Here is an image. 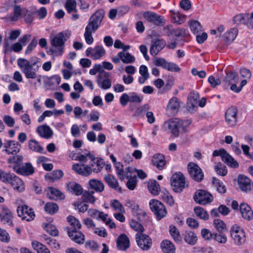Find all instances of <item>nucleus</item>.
<instances>
[{"label":"nucleus","instance_id":"1","mask_svg":"<svg viewBox=\"0 0 253 253\" xmlns=\"http://www.w3.org/2000/svg\"><path fill=\"white\" fill-rule=\"evenodd\" d=\"M104 17V14L101 11L95 12L89 18L88 24L85 27L84 37L87 44H91L93 42L92 34L100 27Z\"/></svg>","mask_w":253,"mask_h":253},{"label":"nucleus","instance_id":"2","mask_svg":"<svg viewBox=\"0 0 253 253\" xmlns=\"http://www.w3.org/2000/svg\"><path fill=\"white\" fill-rule=\"evenodd\" d=\"M70 34L67 31L59 33L55 36L50 39L51 47L48 53L55 56H60L64 52L65 42L70 37Z\"/></svg>","mask_w":253,"mask_h":253},{"label":"nucleus","instance_id":"3","mask_svg":"<svg viewBox=\"0 0 253 253\" xmlns=\"http://www.w3.org/2000/svg\"><path fill=\"white\" fill-rule=\"evenodd\" d=\"M105 164L103 160L100 158H97L95 162L89 166L84 164H75L72 166V169L78 174L84 176L89 175L92 171L98 172L104 167Z\"/></svg>","mask_w":253,"mask_h":253},{"label":"nucleus","instance_id":"4","mask_svg":"<svg viewBox=\"0 0 253 253\" xmlns=\"http://www.w3.org/2000/svg\"><path fill=\"white\" fill-rule=\"evenodd\" d=\"M17 64L27 79H36L38 78L37 72L40 66L36 62L31 63L26 59L19 58L17 60Z\"/></svg>","mask_w":253,"mask_h":253},{"label":"nucleus","instance_id":"5","mask_svg":"<svg viewBox=\"0 0 253 253\" xmlns=\"http://www.w3.org/2000/svg\"><path fill=\"white\" fill-rule=\"evenodd\" d=\"M185 178L182 172H176L172 175L170 185L175 192H181L185 188Z\"/></svg>","mask_w":253,"mask_h":253},{"label":"nucleus","instance_id":"6","mask_svg":"<svg viewBox=\"0 0 253 253\" xmlns=\"http://www.w3.org/2000/svg\"><path fill=\"white\" fill-rule=\"evenodd\" d=\"M151 210L156 216L157 219L160 220L166 216L167 211L164 205L158 200L152 199L149 202Z\"/></svg>","mask_w":253,"mask_h":253},{"label":"nucleus","instance_id":"7","mask_svg":"<svg viewBox=\"0 0 253 253\" xmlns=\"http://www.w3.org/2000/svg\"><path fill=\"white\" fill-rule=\"evenodd\" d=\"M212 156L213 157L220 156L222 160L227 166L231 168H236L239 166L238 162L223 148L214 150L213 152Z\"/></svg>","mask_w":253,"mask_h":253},{"label":"nucleus","instance_id":"8","mask_svg":"<svg viewBox=\"0 0 253 253\" xmlns=\"http://www.w3.org/2000/svg\"><path fill=\"white\" fill-rule=\"evenodd\" d=\"M193 199L196 203L202 205H205L211 203L213 201V197L208 191L202 189H199L195 192Z\"/></svg>","mask_w":253,"mask_h":253},{"label":"nucleus","instance_id":"9","mask_svg":"<svg viewBox=\"0 0 253 253\" xmlns=\"http://www.w3.org/2000/svg\"><path fill=\"white\" fill-rule=\"evenodd\" d=\"M189 175L192 179L197 182H201L204 179V175L202 169L196 164L190 162L187 165Z\"/></svg>","mask_w":253,"mask_h":253},{"label":"nucleus","instance_id":"10","mask_svg":"<svg viewBox=\"0 0 253 253\" xmlns=\"http://www.w3.org/2000/svg\"><path fill=\"white\" fill-rule=\"evenodd\" d=\"M231 236L236 245H241L246 241L244 230L236 224L232 226L231 229Z\"/></svg>","mask_w":253,"mask_h":253},{"label":"nucleus","instance_id":"11","mask_svg":"<svg viewBox=\"0 0 253 253\" xmlns=\"http://www.w3.org/2000/svg\"><path fill=\"white\" fill-rule=\"evenodd\" d=\"M13 214L11 210L4 205L0 206V221L4 224L13 225Z\"/></svg>","mask_w":253,"mask_h":253},{"label":"nucleus","instance_id":"12","mask_svg":"<svg viewBox=\"0 0 253 253\" xmlns=\"http://www.w3.org/2000/svg\"><path fill=\"white\" fill-rule=\"evenodd\" d=\"M109 73L102 70L98 74L96 82L98 86L103 89H107L111 86V80Z\"/></svg>","mask_w":253,"mask_h":253},{"label":"nucleus","instance_id":"13","mask_svg":"<svg viewBox=\"0 0 253 253\" xmlns=\"http://www.w3.org/2000/svg\"><path fill=\"white\" fill-rule=\"evenodd\" d=\"M17 212L19 217L27 221L33 220L35 217L33 209L25 205L19 206L17 208Z\"/></svg>","mask_w":253,"mask_h":253},{"label":"nucleus","instance_id":"14","mask_svg":"<svg viewBox=\"0 0 253 253\" xmlns=\"http://www.w3.org/2000/svg\"><path fill=\"white\" fill-rule=\"evenodd\" d=\"M4 183L10 184L17 192H21L25 190V185L22 180L14 173H10Z\"/></svg>","mask_w":253,"mask_h":253},{"label":"nucleus","instance_id":"15","mask_svg":"<svg viewBox=\"0 0 253 253\" xmlns=\"http://www.w3.org/2000/svg\"><path fill=\"white\" fill-rule=\"evenodd\" d=\"M106 53V50L102 45H97L93 48L89 47L85 51L86 56L94 60H98L103 57Z\"/></svg>","mask_w":253,"mask_h":253},{"label":"nucleus","instance_id":"16","mask_svg":"<svg viewBox=\"0 0 253 253\" xmlns=\"http://www.w3.org/2000/svg\"><path fill=\"white\" fill-rule=\"evenodd\" d=\"M21 149V145L17 141L6 140L3 143V150L8 155H16Z\"/></svg>","mask_w":253,"mask_h":253},{"label":"nucleus","instance_id":"17","mask_svg":"<svg viewBox=\"0 0 253 253\" xmlns=\"http://www.w3.org/2000/svg\"><path fill=\"white\" fill-rule=\"evenodd\" d=\"M135 239L138 246L142 250L147 251L151 248L152 240L148 235L137 233L136 234Z\"/></svg>","mask_w":253,"mask_h":253},{"label":"nucleus","instance_id":"18","mask_svg":"<svg viewBox=\"0 0 253 253\" xmlns=\"http://www.w3.org/2000/svg\"><path fill=\"white\" fill-rule=\"evenodd\" d=\"M143 16L146 20L157 26H163L165 24L166 20L164 17L154 12H145Z\"/></svg>","mask_w":253,"mask_h":253},{"label":"nucleus","instance_id":"19","mask_svg":"<svg viewBox=\"0 0 253 253\" xmlns=\"http://www.w3.org/2000/svg\"><path fill=\"white\" fill-rule=\"evenodd\" d=\"M69 237L76 243L83 244L85 240L84 234L78 230L71 229L69 227L65 228Z\"/></svg>","mask_w":253,"mask_h":253},{"label":"nucleus","instance_id":"20","mask_svg":"<svg viewBox=\"0 0 253 253\" xmlns=\"http://www.w3.org/2000/svg\"><path fill=\"white\" fill-rule=\"evenodd\" d=\"M13 170L18 174L22 175H32L34 172V169L30 163L23 164L18 166H13Z\"/></svg>","mask_w":253,"mask_h":253},{"label":"nucleus","instance_id":"21","mask_svg":"<svg viewBox=\"0 0 253 253\" xmlns=\"http://www.w3.org/2000/svg\"><path fill=\"white\" fill-rule=\"evenodd\" d=\"M238 185L240 189L243 192L248 193L253 189V183L251 179L244 175H239Z\"/></svg>","mask_w":253,"mask_h":253},{"label":"nucleus","instance_id":"22","mask_svg":"<svg viewBox=\"0 0 253 253\" xmlns=\"http://www.w3.org/2000/svg\"><path fill=\"white\" fill-rule=\"evenodd\" d=\"M238 109L235 107L228 108L225 114V121L229 126H233L237 123Z\"/></svg>","mask_w":253,"mask_h":253},{"label":"nucleus","instance_id":"23","mask_svg":"<svg viewBox=\"0 0 253 253\" xmlns=\"http://www.w3.org/2000/svg\"><path fill=\"white\" fill-rule=\"evenodd\" d=\"M125 206L131 210L133 216L136 217L138 220H140L141 215H146V213L139 208L138 205L133 201L127 200Z\"/></svg>","mask_w":253,"mask_h":253},{"label":"nucleus","instance_id":"24","mask_svg":"<svg viewBox=\"0 0 253 253\" xmlns=\"http://www.w3.org/2000/svg\"><path fill=\"white\" fill-rule=\"evenodd\" d=\"M179 123L178 122V119H175L173 120H169L166 121L164 124V126L169 130V132L174 136L177 137L179 135Z\"/></svg>","mask_w":253,"mask_h":253},{"label":"nucleus","instance_id":"25","mask_svg":"<svg viewBox=\"0 0 253 253\" xmlns=\"http://www.w3.org/2000/svg\"><path fill=\"white\" fill-rule=\"evenodd\" d=\"M166 45V41L163 39H157L154 41L151 46L150 52L151 55L156 56Z\"/></svg>","mask_w":253,"mask_h":253},{"label":"nucleus","instance_id":"26","mask_svg":"<svg viewBox=\"0 0 253 253\" xmlns=\"http://www.w3.org/2000/svg\"><path fill=\"white\" fill-rule=\"evenodd\" d=\"M239 210L242 216L245 219L251 220L253 218V211L247 204H241Z\"/></svg>","mask_w":253,"mask_h":253},{"label":"nucleus","instance_id":"27","mask_svg":"<svg viewBox=\"0 0 253 253\" xmlns=\"http://www.w3.org/2000/svg\"><path fill=\"white\" fill-rule=\"evenodd\" d=\"M37 132L39 135L44 138L48 139L53 135V131L47 125H44L38 126Z\"/></svg>","mask_w":253,"mask_h":253},{"label":"nucleus","instance_id":"28","mask_svg":"<svg viewBox=\"0 0 253 253\" xmlns=\"http://www.w3.org/2000/svg\"><path fill=\"white\" fill-rule=\"evenodd\" d=\"M117 246L119 250L125 251L129 247V240L128 237L125 234H121L118 238Z\"/></svg>","mask_w":253,"mask_h":253},{"label":"nucleus","instance_id":"29","mask_svg":"<svg viewBox=\"0 0 253 253\" xmlns=\"http://www.w3.org/2000/svg\"><path fill=\"white\" fill-rule=\"evenodd\" d=\"M152 163L159 170L163 169L166 164L164 155L162 154H155L152 159Z\"/></svg>","mask_w":253,"mask_h":253},{"label":"nucleus","instance_id":"30","mask_svg":"<svg viewBox=\"0 0 253 253\" xmlns=\"http://www.w3.org/2000/svg\"><path fill=\"white\" fill-rule=\"evenodd\" d=\"M115 165L116 173L121 180H123L125 177H126V178H128L129 177L132 176L127 170V168L126 169V170H124L123 166L120 162L116 163Z\"/></svg>","mask_w":253,"mask_h":253},{"label":"nucleus","instance_id":"31","mask_svg":"<svg viewBox=\"0 0 253 253\" xmlns=\"http://www.w3.org/2000/svg\"><path fill=\"white\" fill-rule=\"evenodd\" d=\"M66 188L69 192L81 195L83 193V188L80 184L75 181H71L66 183Z\"/></svg>","mask_w":253,"mask_h":253},{"label":"nucleus","instance_id":"32","mask_svg":"<svg viewBox=\"0 0 253 253\" xmlns=\"http://www.w3.org/2000/svg\"><path fill=\"white\" fill-rule=\"evenodd\" d=\"M104 179L110 188L118 190L120 192H122V188L119 187V183L114 176L110 174L106 175Z\"/></svg>","mask_w":253,"mask_h":253},{"label":"nucleus","instance_id":"33","mask_svg":"<svg viewBox=\"0 0 253 253\" xmlns=\"http://www.w3.org/2000/svg\"><path fill=\"white\" fill-rule=\"evenodd\" d=\"M23 156L21 155H11L7 160V163L10 164L9 167L12 168L13 166L19 167L23 164Z\"/></svg>","mask_w":253,"mask_h":253},{"label":"nucleus","instance_id":"34","mask_svg":"<svg viewBox=\"0 0 253 253\" xmlns=\"http://www.w3.org/2000/svg\"><path fill=\"white\" fill-rule=\"evenodd\" d=\"M179 106L178 98L173 97L169 100L167 106V110L170 111L171 114H174L178 112Z\"/></svg>","mask_w":253,"mask_h":253},{"label":"nucleus","instance_id":"35","mask_svg":"<svg viewBox=\"0 0 253 253\" xmlns=\"http://www.w3.org/2000/svg\"><path fill=\"white\" fill-rule=\"evenodd\" d=\"M161 248L164 253H175V248L169 240H163L161 243Z\"/></svg>","mask_w":253,"mask_h":253},{"label":"nucleus","instance_id":"36","mask_svg":"<svg viewBox=\"0 0 253 253\" xmlns=\"http://www.w3.org/2000/svg\"><path fill=\"white\" fill-rule=\"evenodd\" d=\"M148 189L153 195H158L160 191V186L156 180H150L147 183Z\"/></svg>","mask_w":253,"mask_h":253},{"label":"nucleus","instance_id":"37","mask_svg":"<svg viewBox=\"0 0 253 253\" xmlns=\"http://www.w3.org/2000/svg\"><path fill=\"white\" fill-rule=\"evenodd\" d=\"M88 215L94 219L101 220L105 219L108 214L103 211H99L94 209H90L87 211Z\"/></svg>","mask_w":253,"mask_h":253},{"label":"nucleus","instance_id":"38","mask_svg":"<svg viewBox=\"0 0 253 253\" xmlns=\"http://www.w3.org/2000/svg\"><path fill=\"white\" fill-rule=\"evenodd\" d=\"M88 184L91 189L94 190L96 192H101L104 189V184L99 180L95 179H90Z\"/></svg>","mask_w":253,"mask_h":253},{"label":"nucleus","instance_id":"39","mask_svg":"<svg viewBox=\"0 0 253 253\" xmlns=\"http://www.w3.org/2000/svg\"><path fill=\"white\" fill-rule=\"evenodd\" d=\"M238 32V30L236 28L230 29L224 34L223 36L224 40L227 42H232L236 38Z\"/></svg>","mask_w":253,"mask_h":253},{"label":"nucleus","instance_id":"40","mask_svg":"<svg viewBox=\"0 0 253 253\" xmlns=\"http://www.w3.org/2000/svg\"><path fill=\"white\" fill-rule=\"evenodd\" d=\"M47 197L51 200L64 198L63 194L59 190L54 187H49L47 192Z\"/></svg>","mask_w":253,"mask_h":253},{"label":"nucleus","instance_id":"41","mask_svg":"<svg viewBox=\"0 0 253 253\" xmlns=\"http://www.w3.org/2000/svg\"><path fill=\"white\" fill-rule=\"evenodd\" d=\"M28 146L29 149L34 152L39 153H44L43 148L35 139L29 140Z\"/></svg>","mask_w":253,"mask_h":253},{"label":"nucleus","instance_id":"42","mask_svg":"<svg viewBox=\"0 0 253 253\" xmlns=\"http://www.w3.org/2000/svg\"><path fill=\"white\" fill-rule=\"evenodd\" d=\"M122 61L126 64L131 63L134 62L135 57L128 52L121 51L118 53Z\"/></svg>","mask_w":253,"mask_h":253},{"label":"nucleus","instance_id":"43","mask_svg":"<svg viewBox=\"0 0 253 253\" xmlns=\"http://www.w3.org/2000/svg\"><path fill=\"white\" fill-rule=\"evenodd\" d=\"M184 240L187 244L194 245L197 242V237L193 232L187 231L184 233Z\"/></svg>","mask_w":253,"mask_h":253},{"label":"nucleus","instance_id":"44","mask_svg":"<svg viewBox=\"0 0 253 253\" xmlns=\"http://www.w3.org/2000/svg\"><path fill=\"white\" fill-rule=\"evenodd\" d=\"M150 107L148 104H145L141 106L138 107L133 115L134 117H143L149 110Z\"/></svg>","mask_w":253,"mask_h":253},{"label":"nucleus","instance_id":"45","mask_svg":"<svg viewBox=\"0 0 253 253\" xmlns=\"http://www.w3.org/2000/svg\"><path fill=\"white\" fill-rule=\"evenodd\" d=\"M32 245L34 250L38 253H50L48 249L42 243L34 241L32 242Z\"/></svg>","mask_w":253,"mask_h":253},{"label":"nucleus","instance_id":"46","mask_svg":"<svg viewBox=\"0 0 253 253\" xmlns=\"http://www.w3.org/2000/svg\"><path fill=\"white\" fill-rule=\"evenodd\" d=\"M63 172L61 170H55L50 174H47L45 175V178L46 180L54 181L58 180L63 176Z\"/></svg>","mask_w":253,"mask_h":253},{"label":"nucleus","instance_id":"47","mask_svg":"<svg viewBox=\"0 0 253 253\" xmlns=\"http://www.w3.org/2000/svg\"><path fill=\"white\" fill-rule=\"evenodd\" d=\"M194 211L196 216L200 219L204 220L209 219V214L203 208L200 206L196 207L194 209Z\"/></svg>","mask_w":253,"mask_h":253},{"label":"nucleus","instance_id":"48","mask_svg":"<svg viewBox=\"0 0 253 253\" xmlns=\"http://www.w3.org/2000/svg\"><path fill=\"white\" fill-rule=\"evenodd\" d=\"M67 221L72 227L71 229L79 230L82 225L78 219L72 215H69L67 217Z\"/></svg>","mask_w":253,"mask_h":253},{"label":"nucleus","instance_id":"49","mask_svg":"<svg viewBox=\"0 0 253 253\" xmlns=\"http://www.w3.org/2000/svg\"><path fill=\"white\" fill-rule=\"evenodd\" d=\"M77 2L75 0H67L65 3V8L67 12L71 14L72 12H77Z\"/></svg>","mask_w":253,"mask_h":253},{"label":"nucleus","instance_id":"50","mask_svg":"<svg viewBox=\"0 0 253 253\" xmlns=\"http://www.w3.org/2000/svg\"><path fill=\"white\" fill-rule=\"evenodd\" d=\"M127 170L130 172V174L132 175L131 177H134L136 178L137 175L140 178L142 179L146 177V174L142 170H137L130 167H127Z\"/></svg>","mask_w":253,"mask_h":253},{"label":"nucleus","instance_id":"51","mask_svg":"<svg viewBox=\"0 0 253 253\" xmlns=\"http://www.w3.org/2000/svg\"><path fill=\"white\" fill-rule=\"evenodd\" d=\"M189 26L191 32L195 35L200 33L202 31V26L198 21H191L189 23Z\"/></svg>","mask_w":253,"mask_h":253},{"label":"nucleus","instance_id":"52","mask_svg":"<svg viewBox=\"0 0 253 253\" xmlns=\"http://www.w3.org/2000/svg\"><path fill=\"white\" fill-rule=\"evenodd\" d=\"M58 205L53 202H48L44 206L45 211L50 214H54L58 211Z\"/></svg>","mask_w":253,"mask_h":253},{"label":"nucleus","instance_id":"53","mask_svg":"<svg viewBox=\"0 0 253 253\" xmlns=\"http://www.w3.org/2000/svg\"><path fill=\"white\" fill-rule=\"evenodd\" d=\"M169 231L170 235L176 242L181 241L180 233L177 228L174 225H171L169 227Z\"/></svg>","mask_w":253,"mask_h":253},{"label":"nucleus","instance_id":"54","mask_svg":"<svg viewBox=\"0 0 253 253\" xmlns=\"http://www.w3.org/2000/svg\"><path fill=\"white\" fill-rule=\"evenodd\" d=\"M214 228L219 232H224L227 231L226 226L223 221L220 219H215L213 221Z\"/></svg>","mask_w":253,"mask_h":253},{"label":"nucleus","instance_id":"55","mask_svg":"<svg viewBox=\"0 0 253 253\" xmlns=\"http://www.w3.org/2000/svg\"><path fill=\"white\" fill-rule=\"evenodd\" d=\"M212 182L213 185L216 187V190L220 193H225L226 189L225 186L223 182H221L216 177H213Z\"/></svg>","mask_w":253,"mask_h":253},{"label":"nucleus","instance_id":"56","mask_svg":"<svg viewBox=\"0 0 253 253\" xmlns=\"http://www.w3.org/2000/svg\"><path fill=\"white\" fill-rule=\"evenodd\" d=\"M248 16V14L241 13L237 14L233 17V21L234 24L237 25H240L241 24L246 25V20Z\"/></svg>","mask_w":253,"mask_h":253},{"label":"nucleus","instance_id":"57","mask_svg":"<svg viewBox=\"0 0 253 253\" xmlns=\"http://www.w3.org/2000/svg\"><path fill=\"white\" fill-rule=\"evenodd\" d=\"M129 225L132 229L137 232V233H142L144 231V228L143 225L135 220H130Z\"/></svg>","mask_w":253,"mask_h":253},{"label":"nucleus","instance_id":"58","mask_svg":"<svg viewBox=\"0 0 253 253\" xmlns=\"http://www.w3.org/2000/svg\"><path fill=\"white\" fill-rule=\"evenodd\" d=\"M171 34L174 35L176 37H184L187 33L188 31L184 29L178 28V29H170L169 27H167Z\"/></svg>","mask_w":253,"mask_h":253},{"label":"nucleus","instance_id":"59","mask_svg":"<svg viewBox=\"0 0 253 253\" xmlns=\"http://www.w3.org/2000/svg\"><path fill=\"white\" fill-rule=\"evenodd\" d=\"M110 206L116 211L124 212L125 209L122 204L117 200L114 199L110 202Z\"/></svg>","mask_w":253,"mask_h":253},{"label":"nucleus","instance_id":"60","mask_svg":"<svg viewBox=\"0 0 253 253\" xmlns=\"http://www.w3.org/2000/svg\"><path fill=\"white\" fill-rule=\"evenodd\" d=\"M238 73L236 72L228 73L224 79V82L228 85L233 83H237Z\"/></svg>","mask_w":253,"mask_h":253},{"label":"nucleus","instance_id":"61","mask_svg":"<svg viewBox=\"0 0 253 253\" xmlns=\"http://www.w3.org/2000/svg\"><path fill=\"white\" fill-rule=\"evenodd\" d=\"M214 170L220 175L224 176L227 173V169L225 166L221 163H218L214 167Z\"/></svg>","mask_w":253,"mask_h":253},{"label":"nucleus","instance_id":"62","mask_svg":"<svg viewBox=\"0 0 253 253\" xmlns=\"http://www.w3.org/2000/svg\"><path fill=\"white\" fill-rule=\"evenodd\" d=\"M171 20L173 23L181 24L185 21V17L179 12H174L171 15Z\"/></svg>","mask_w":253,"mask_h":253},{"label":"nucleus","instance_id":"63","mask_svg":"<svg viewBox=\"0 0 253 253\" xmlns=\"http://www.w3.org/2000/svg\"><path fill=\"white\" fill-rule=\"evenodd\" d=\"M94 194V192H87L86 191L83 194V199L84 201L87 203H89L91 204H93L95 201V198L93 196V194Z\"/></svg>","mask_w":253,"mask_h":253},{"label":"nucleus","instance_id":"64","mask_svg":"<svg viewBox=\"0 0 253 253\" xmlns=\"http://www.w3.org/2000/svg\"><path fill=\"white\" fill-rule=\"evenodd\" d=\"M44 229L52 236H56L58 235V230L56 227L52 224H46L44 226Z\"/></svg>","mask_w":253,"mask_h":253}]
</instances>
